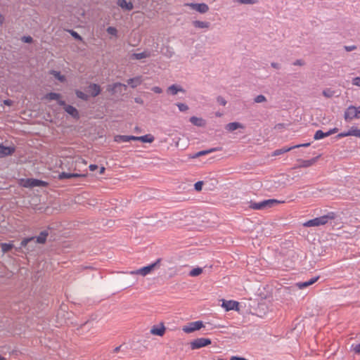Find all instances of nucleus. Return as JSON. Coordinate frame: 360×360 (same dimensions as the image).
I'll use <instances>...</instances> for the list:
<instances>
[{"label": "nucleus", "mask_w": 360, "mask_h": 360, "mask_svg": "<svg viewBox=\"0 0 360 360\" xmlns=\"http://www.w3.org/2000/svg\"><path fill=\"white\" fill-rule=\"evenodd\" d=\"M337 215L335 212H328L327 214L310 219L303 224L305 227L319 226L326 224L330 220H333Z\"/></svg>", "instance_id": "nucleus-1"}, {"label": "nucleus", "mask_w": 360, "mask_h": 360, "mask_svg": "<svg viewBox=\"0 0 360 360\" xmlns=\"http://www.w3.org/2000/svg\"><path fill=\"white\" fill-rule=\"evenodd\" d=\"M37 243L35 237L25 238L22 240L20 246L15 248V249L18 252H23L22 248H25L27 252H30L36 250Z\"/></svg>", "instance_id": "nucleus-2"}, {"label": "nucleus", "mask_w": 360, "mask_h": 360, "mask_svg": "<svg viewBox=\"0 0 360 360\" xmlns=\"http://www.w3.org/2000/svg\"><path fill=\"white\" fill-rule=\"evenodd\" d=\"M278 203L280 202L274 199L264 200L259 202L250 201V207L252 210H262L272 207Z\"/></svg>", "instance_id": "nucleus-3"}, {"label": "nucleus", "mask_w": 360, "mask_h": 360, "mask_svg": "<svg viewBox=\"0 0 360 360\" xmlns=\"http://www.w3.org/2000/svg\"><path fill=\"white\" fill-rule=\"evenodd\" d=\"M160 261L161 259H158L154 263L140 268L137 270L131 271L129 272V274L131 275H141L143 276H146V275L150 274L159 265Z\"/></svg>", "instance_id": "nucleus-4"}, {"label": "nucleus", "mask_w": 360, "mask_h": 360, "mask_svg": "<svg viewBox=\"0 0 360 360\" xmlns=\"http://www.w3.org/2000/svg\"><path fill=\"white\" fill-rule=\"evenodd\" d=\"M22 186L25 188L46 187L48 186V183L39 179H27L24 180Z\"/></svg>", "instance_id": "nucleus-5"}, {"label": "nucleus", "mask_w": 360, "mask_h": 360, "mask_svg": "<svg viewBox=\"0 0 360 360\" xmlns=\"http://www.w3.org/2000/svg\"><path fill=\"white\" fill-rule=\"evenodd\" d=\"M211 340L209 338H200L190 342L191 349H198L211 344Z\"/></svg>", "instance_id": "nucleus-6"}, {"label": "nucleus", "mask_w": 360, "mask_h": 360, "mask_svg": "<svg viewBox=\"0 0 360 360\" xmlns=\"http://www.w3.org/2000/svg\"><path fill=\"white\" fill-rule=\"evenodd\" d=\"M344 119L346 122H350L354 119H359L357 108L354 105H349L344 112Z\"/></svg>", "instance_id": "nucleus-7"}, {"label": "nucleus", "mask_w": 360, "mask_h": 360, "mask_svg": "<svg viewBox=\"0 0 360 360\" xmlns=\"http://www.w3.org/2000/svg\"><path fill=\"white\" fill-rule=\"evenodd\" d=\"M204 326L202 321H197L193 322H190L187 325L184 326L182 328V330L186 333H191L195 330H198Z\"/></svg>", "instance_id": "nucleus-8"}, {"label": "nucleus", "mask_w": 360, "mask_h": 360, "mask_svg": "<svg viewBox=\"0 0 360 360\" xmlns=\"http://www.w3.org/2000/svg\"><path fill=\"white\" fill-rule=\"evenodd\" d=\"M58 105L63 106L65 111L71 115L73 118L78 120L79 114L78 110L72 105H67L64 101H58Z\"/></svg>", "instance_id": "nucleus-9"}, {"label": "nucleus", "mask_w": 360, "mask_h": 360, "mask_svg": "<svg viewBox=\"0 0 360 360\" xmlns=\"http://www.w3.org/2000/svg\"><path fill=\"white\" fill-rule=\"evenodd\" d=\"M186 5L189 6L191 8L199 12L200 13H205L209 11V6L205 3H191Z\"/></svg>", "instance_id": "nucleus-10"}, {"label": "nucleus", "mask_w": 360, "mask_h": 360, "mask_svg": "<svg viewBox=\"0 0 360 360\" xmlns=\"http://www.w3.org/2000/svg\"><path fill=\"white\" fill-rule=\"evenodd\" d=\"M15 150V148L13 146H5L0 144V158L12 155Z\"/></svg>", "instance_id": "nucleus-11"}, {"label": "nucleus", "mask_w": 360, "mask_h": 360, "mask_svg": "<svg viewBox=\"0 0 360 360\" xmlns=\"http://www.w3.org/2000/svg\"><path fill=\"white\" fill-rule=\"evenodd\" d=\"M222 307H224L226 311H230V310H237L238 307V302L233 300H222Z\"/></svg>", "instance_id": "nucleus-12"}, {"label": "nucleus", "mask_w": 360, "mask_h": 360, "mask_svg": "<svg viewBox=\"0 0 360 360\" xmlns=\"http://www.w3.org/2000/svg\"><path fill=\"white\" fill-rule=\"evenodd\" d=\"M319 155L311 159V160H301L299 159L297 161L300 162V165L295 167V168H301V167H309L313 165L319 158Z\"/></svg>", "instance_id": "nucleus-13"}, {"label": "nucleus", "mask_w": 360, "mask_h": 360, "mask_svg": "<svg viewBox=\"0 0 360 360\" xmlns=\"http://www.w3.org/2000/svg\"><path fill=\"white\" fill-rule=\"evenodd\" d=\"M87 91L92 97H96L100 94L101 89L97 84H90L87 87Z\"/></svg>", "instance_id": "nucleus-14"}, {"label": "nucleus", "mask_w": 360, "mask_h": 360, "mask_svg": "<svg viewBox=\"0 0 360 360\" xmlns=\"http://www.w3.org/2000/svg\"><path fill=\"white\" fill-rule=\"evenodd\" d=\"M82 176H86V174L63 172L58 174V179L63 180L65 179L77 178V177H82Z\"/></svg>", "instance_id": "nucleus-15"}, {"label": "nucleus", "mask_w": 360, "mask_h": 360, "mask_svg": "<svg viewBox=\"0 0 360 360\" xmlns=\"http://www.w3.org/2000/svg\"><path fill=\"white\" fill-rule=\"evenodd\" d=\"M165 327L163 323H160L159 326H153L150 329V333L152 335L162 336L165 332Z\"/></svg>", "instance_id": "nucleus-16"}, {"label": "nucleus", "mask_w": 360, "mask_h": 360, "mask_svg": "<svg viewBox=\"0 0 360 360\" xmlns=\"http://www.w3.org/2000/svg\"><path fill=\"white\" fill-rule=\"evenodd\" d=\"M244 126L240 122H230L225 126V129L229 131H233L238 129H243Z\"/></svg>", "instance_id": "nucleus-17"}, {"label": "nucleus", "mask_w": 360, "mask_h": 360, "mask_svg": "<svg viewBox=\"0 0 360 360\" xmlns=\"http://www.w3.org/2000/svg\"><path fill=\"white\" fill-rule=\"evenodd\" d=\"M167 92L172 95H176L179 92L185 93V90L180 86L176 84H172L167 88Z\"/></svg>", "instance_id": "nucleus-18"}, {"label": "nucleus", "mask_w": 360, "mask_h": 360, "mask_svg": "<svg viewBox=\"0 0 360 360\" xmlns=\"http://www.w3.org/2000/svg\"><path fill=\"white\" fill-rule=\"evenodd\" d=\"M48 236L49 231L47 230H44L41 231L37 237H35V240L39 244H44Z\"/></svg>", "instance_id": "nucleus-19"}, {"label": "nucleus", "mask_w": 360, "mask_h": 360, "mask_svg": "<svg viewBox=\"0 0 360 360\" xmlns=\"http://www.w3.org/2000/svg\"><path fill=\"white\" fill-rule=\"evenodd\" d=\"M117 5L123 9L131 11L133 9L134 6L131 2H128L126 0H118Z\"/></svg>", "instance_id": "nucleus-20"}, {"label": "nucleus", "mask_w": 360, "mask_h": 360, "mask_svg": "<svg viewBox=\"0 0 360 360\" xmlns=\"http://www.w3.org/2000/svg\"><path fill=\"white\" fill-rule=\"evenodd\" d=\"M142 82L141 77H136L134 78H130L127 80V84L131 88H136L137 86L141 84Z\"/></svg>", "instance_id": "nucleus-21"}, {"label": "nucleus", "mask_w": 360, "mask_h": 360, "mask_svg": "<svg viewBox=\"0 0 360 360\" xmlns=\"http://www.w3.org/2000/svg\"><path fill=\"white\" fill-rule=\"evenodd\" d=\"M190 122L197 127H203L205 125V121L203 119L195 116L190 118Z\"/></svg>", "instance_id": "nucleus-22"}, {"label": "nucleus", "mask_w": 360, "mask_h": 360, "mask_svg": "<svg viewBox=\"0 0 360 360\" xmlns=\"http://www.w3.org/2000/svg\"><path fill=\"white\" fill-rule=\"evenodd\" d=\"M150 56V53L148 51H143L142 53H134L131 55L132 59L141 60L143 58H148Z\"/></svg>", "instance_id": "nucleus-23"}, {"label": "nucleus", "mask_w": 360, "mask_h": 360, "mask_svg": "<svg viewBox=\"0 0 360 360\" xmlns=\"http://www.w3.org/2000/svg\"><path fill=\"white\" fill-rule=\"evenodd\" d=\"M60 97H61V95L60 94L55 93V92L48 93L44 96V98L47 100L57 101L58 102V101H60Z\"/></svg>", "instance_id": "nucleus-24"}, {"label": "nucleus", "mask_w": 360, "mask_h": 360, "mask_svg": "<svg viewBox=\"0 0 360 360\" xmlns=\"http://www.w3.org/2000/svg\"><path fill=\"white\" fill-rule=\"evenodd\" d=\"M193 25L197 28H209L210 23L206 21L195 20L193 22Z\"/></svg>", "instance_id": "nucleus-25"}, {"label": "nucleus", "mask_w": 360, "mask_h": 360, "mask_svg": "<svg viewBox=\"0 0 360 360\" xmlns=\"http://www.w3.org/2000/svg\"><path fill=\"white\" fill-rule=\"evenodd\" d=\"M217 149L215 148H210L209 150H200V151L198 152L197 153H195L193 155V158H198V157H200L202 155H207L209 153H211L217 151Z\"/></svg>", "instance_id": "nucleus-26"}, {"label": "nucleus", "mask_w": 360, "mask_h": 360, "mask_svg": "<svg viewBox=\"0 0 360 360\" xmlns=\"http://www.w3.org/2000/svg\"><path fill=\"white\" fill-rule=\"evenodd\" d=\"M139 141H141L143 143H152L154 141V137L151 134H146L139 136Z\"/></svg>", "instance_id": "nucleus-27"}, {"label": "nucleus", "mask_w": 360, "mask_h": 360, "mask_svg": "<svg viewBox=\"0 0 360 360\" xmlns=\"http://www.w3.org/2000/svg\"><path fill=\"white\" fill-rule=\"evenodd\" d=\"M292 149H293L292 146L288 147H288H283L282 148L276 150L274 152L273 155H274V156L280 155L283 154V153H285L286 152H288V151H290V150H291Z\"/></svg>", "instance_id": "nucleus-28"}, {"label": "nucleus", "mask_w": 360, "mask_h": 360, "mask_svg": "<svg viewBox=\"0 0 360 360\" xmlns=\"http://www.w3.org/2000/svg\"><path fill=\"white\" fill-rule=\"evenodd\" d=\"M0 247L1 248L2 252L6 253L13 248V243H4L0 244Z\"/></svg>", "instance_id": "nucleus-29"}, {"label": "nucleus", "mask_w": 360, "mask_h": 360, "mask_svg": "<svg viewBox=\"0 0 360 360\" xmlns=\"http://www.w3.org/2000/svg\"><path fill=\"white\" fill-rule=\"evenodd\" d=\"M114 141L117 143H124L129 142V139L127 135H117L115 136Z\"/></svg>", "instance_id": "nucleus-30"}, {"label": "nucleus", "mask_w": 360, "mask_h": 360, "mask_svg": "<svg viewBox=\"0 0 360 360\" xmlns=\"http://www.w3.org/2000/svg\"><path fill=\"white\" fill-rule=\"evenodd\" d=\"M349 136H354L360 138V129H357L356 127H352L349 130Z\"/></svg>", "instance_id": "nucleus-31"}, {"label": "nucleus", "mask_w": 360, "mask_h": 360, "mask_svg": "<svg viewBox=\"0 0 360 360\" xmlns=\"http://www.w3.org/2000/svg\"><path fill=\"white\" fill-rule=\"evenodd\" d=\"M325 137H327V134H326V133L323 132L321 130L316 131L315 134H314V139L315 140L322 139H323Z\"/></svg>", "instance_id": "nucleus-32"}, {"label": "nucleus", "mask_w": 360, "mask_h": 360, "mask_svg": "<svg viewBox=\"0 0 360 360\" xmlns=\"http://www.w3.org/2000/svg\"><path fill=\"white\" fill-rule=\"evenodd\" d=\"M51 74L54 76L56 79L60 82H64L65 80V77L64 75H62L60 72L53 70Z\"/></svg>", "instance_id": "nucleus-33"}, {"label": "nucleus", "mask_w": 360, "mask_h": 360, "mask_svg": "<svg viewBox=\"0 0 360 360\" xmlns=\"http://www.w3.org/2000/svg\"><path fill=\"white\" fill-rule=\"evenodd\" d=\"M202 272V268H200V267L195 268V269H192V270L189 272V276H193V277L198 276H199Z\"/></svg>", "instance_id": "nucleus-34"}, {"label": "nucleus", "mask_w": 360, "mask_h": 360, "mask_svg": "<svg viewBox=\"0 0 360 360\" xmlns=\"http://www.w3.org/2000/svg\"><path fill=\"white\" fill-rule=\"evenodd\" d=\"M75 94L79 98H80L83 101H87L89 99L88 95L79 90H76Z\"/></svg>", "instance_id": "nucleus-35"}, {"label": "nucleus", "mask_w": 360, "mask_h": 360, "mask_svg": "<svg viewBox=\"0 0 360 360\" xmlns=\"http://www.w3.org/2000/svg\"><path fill=\"white\" fill-rule=\"evenodd\" d=\"M266 101H267L266 98L264 95H262V94L255 96L254 98L255 103H264Z\"/></svg>", "instance_id": "nucleus-36"}, {"label": "nucleus", "mask_w": 360, "mask_h": 360, "mask_svg": "<svg viewBox=\"0 0 360 360\" xmlns=\"http://www.w3.org/2000/svg\"><path fill=\"white\" fill-rule=\"evenodd\" d=\"M241 4H255L258 3V0H234Z\"/></svg>", "instance_id": "nucleus-37"}, {"label": "nucleus", "mask_w": 360, "mask_h": 360, "mask_svg": "<svg viewBox=\"0 0 360 360\" xmlns=\"http://www.w3.org/2000/svg\"><path fill=\"white\" fill-rule=\"evenodd\" d=\"M323 95L326 98H331L334 95V91L330 89H326L323 91Z\"/></svg>", "instance_id": "nucleus-38"}, {"label": "nucleus", "mask_w": 360, "mask_h": 360, "mask_svg": "<svg viewBox=\"0 0 360 360\" xmlns=\"http://www.w3.org/2000/svg\"><path fill=\"white\" fill-rule=\"evenodd\" d=\"M176 106L181 112H186L188 110V106L185 103H176Z\"/></svg>", "instance_id": "nucleus-39"}, {"label": "nucleus", "mask_w": 360, "mask_h": 360, "mask_svg": "<svg viewBox=\"0 0 360 360\" xmlns=\"http://www.w3.org/2000/svg\"><path fill=\"white\" fill-rule=\"evenodd\" d=\"M106 31L110 35L116 36L117 34V30L114 27H108Z\"/></svg>", "instance_id": "nucleus-40"}, {"label": "nucleus", "mask_w": 360, "mask_h": 360, "mask_svg": "<svg viewBox=\"0 0 360 360\" xmlns=\"http://www.w3.org/2000/svg\"><path fill=\"white\" fill-rule=\"evenodd\" d=\"M69 32L70 33V34L77 40H79V41H82V37L75 31L71 30H69Z\"/></svg>", "instance_id": "nucleus-41"}, {"label": "nucleus", "mask_w": 360, "mask_h": 360, "mask_svg": "<svg viewBox=\"0 0 360 360\" xmlns=\"http://www.w3.org/2000/svg\"><path fill=\"white\" fill-rule=\"evenodd\" d=\"M21 41L24 43H32L33 41V39L30 36H23L21 38Z\"/></svg>", "instance_id": "nucleus-42"}, {"label": "nucleus", "mask_w": 360, "mask_h": 360, "mask_svg": "<svg viewBox=\"0 0 360 360\" xmlns=\"http://www.w3.org/2000/svg\"><path fill=\"white\" fill-rule=\"evenodd\" d=\"M217 101L219 104L224 105V106L226 105V104L227 103L226 101L224 99V98H223L221 96H217Z\"/></svg>", "instance_id": "nucleus-43"}, {"label": "nucleus", "mask_w": 360, "mask_h": 360, "mask_svg": "<svg viewBox=\"0 0 360 360\" xmlns=\"http://www.w3.org/2000/svg\"><path fill=\"white\" fill-rule=\"evenodd\" d=\"M203 183L202 181H198L194 184V188L195 191H200L202 188Z\"/></svg>", "instance_id": "nucleus-44"}, {"label": "nucleus", "mask_w": 360, "mask_h": 360, "mask_svg": "<svg viewBox=\"0 0 360 360\" xmlns=\"http://www.w3.org/2000/svg\"><path fill=\"white\" fill-rule=\"evenodd\" d=\"M296 285L298 287V288L300 289H303L304 288H307L308 286H309V285L307 283V281L305 282H299V283H296Z\"/></svg>", "instance_id": "nucleus-45"}, {"label": "nucleus", "mask_w": 360, "mask_h": 360, "mask_svg": "<svg viewBox=\"0 0 360 360\" xmlns=\"http://www.w3.org/2000/svg\"><path fill=\"white\" fill-rule=\"evenodd\" d=\"M352 84L357 86H360V77L353 78Z\"/></svg>", "instance_id": "nucleus-46"}, {"label": "nucleus", "mask_w": 360, "mask_h": 360, "mask_svg": "<svg viewBox=\"0 0 360 360\" xmlns=\"http://www.w3.org/2000/svg\"><path fill=\"white\" fill-rule=\"evenodd\" d=\"M319 276H315V277L310 278L307 282L309 285H311L314 284V283H316L319 280Z\"/></svg>", "instance_id": "nucleus-47"}, {"label": "nucleus", "mask_w": 360, "mask_h": 360, "mask_svg": "<svg viewBox=\"0 0 360 360\" xmlns=\"http://www.w3.org/2000/svg\"><path fill=\"white\" fill-rule=\"evenodd\" d=\"M349 136V130L347 131H345V132H341L340 134H338L337 135V138L338 139H341V138H343V137H345V136Z\"/></svg>", "instance_id": "nucleus-48"}, {"label": "nucleus", "mask_w": 360, "mask_h": 360, "mask_svg": "<svg viewBox=\"0 0 360 360\" xmlns=\"http://www.w3.org/2000/svg\"><path fill=\"white\" fill-rule=\"evenodd\" d=\"M293 65H299V66H302L304 65V61L302 59H298V60H296L294 63H293Z\"/></svg>", "instance_id": "nucleus-49"}, {"label": "nucleus", "mask_w": 360, "mask_h": 360, "mask_svg": "<svg viewBox=\"0 0 360 360\" xmlns=\"http://www.w3.org/2000/svg\"><path fill=\"white\" fill-rule=\"evenodd\" d=\"M152 91L155 94H161L162 92V89L159 86L153 87Z\"/></svg>", "instance_id": "nucleus-50"}, {"label": "nucleus", "mask_w": 360, "mask_h": 360, "mask_svg": "<svg viewBox=\"0 0 360 360\" xmlns=\"http://www.w3.org/2000/svg\"><path fill=\"white\" fill-rule=\"evenodd\" d=\"M309 146H310V143H303V144H298V145L293 146L292 148L294 149V148H300V147H308Z\"/></svg>", "instance_id": "nucleus-51"}, {"label": "nucleus", "mask_w": 360, "mask_h": 360, "mask_svg": "<svg viewBox=\"0 0 360 360\" xmlns=\"http://www.w3.org/2000/svg\"><path fill=\"white\" fill-rule=\"evenodd\" d=\"M271 66L275 69H280L281 68V65L279 63H275V62H272L271 63Z\"/></svg>", "instance_id": "nucleus-52"}, {"label": "nucleus", "mask_w": 360, "mask_h": 360, "mask_svg": "<svg viewBox=\"0 0 360 360\" xmlns=\"http://www.w3.org/2000/svg\"><path fill=\"white\" fill-rule=\"evenodd\" d=\"M98 165H90L89 166V169H90L91 172H94V171L96 170V169H98Z\"/></svg>", "instance_id": "nucleus-53"}, {"label": "nucleus", "mask_w": 360, "mask_h": 360, "mask_svg": "<svg viewBox=\"0 0 360 360\" xmlns=\"http://www.w3.org/2000/svg\"><path fill=\"white\" fill-rule=\"evenodd\" d=\"M129 141H139V136H128Z\"/></svg>", "instance_id": "nucleus-54"}, {"label": "nucleus", "mask_w": 360, "mask_h": 360, "mask_svg": "<svg viewBox=\"0 0 360 360\" xmlns=\"http://www.w3.org/2000/svg\"><path fill=\"white\" fill-rule=\"evenodd\" d=\"M345 49L347 51H352L356 49L355 46H345Z\"/></svg>", "instance_id": "nucleus-55"}, {"label": "nucleus", "mask_w": 360, "mask_h": 360, "mask_svg": "<svg viewBox=\"0 0 360 360\" xmlns=\"http://www.w3.org/2000/svg\"><path fill=\"white\" fill-rule=\"evenodd\" d=\"M354 351L356 353H358V354H360V344L359 345H356L355 347H354Z\"/></svg>", "instance_id": "nucleus-56"}, {"label": "nucleus", "mask_w": 360, "mask_h": 360, "mask_svg": "<svg viewBox=\"0 0 360 360\" xmlns=\"http://www.w3.org/2000/svg\"><path fill=\"white\" fill-rule=\"evenodd\" d=\"M231 360H248L243 357L233 356Z\"/></svg>", "instance_id": "nucleus-57"}, {"label": "nucleus", "mask_w": 360, "mask_h": 360, "mask_svg": "<svg viewBox=\"0 0 360 360\" xmlns=\"http://www.w3.org/2000/svg\"><path fill=\"white\" fill-rule=\"evenodd\" d=\"M338 128H336V127H335V128H333V129H330V134H335V133L338 132Z\"/></svg>", "instance_id": "nucleus-58"}, {"label": "nucleus", "mask_w": 360, "mask_h": 360, "mask_svg": "<svg viewBox=\"0 0 360 360\" xmlns=\"http://www.w3.org/2000/svg\"><path fill=\"white\" fill-rule=\"evenodd\" d=\"M121 347H122V346L120 345V346H118V347H115V348L114 349L113 352H114L115 353H117V352H120V349H121Z\"/></svg>", "instance_id": "nucleus-59"}, {"label": "nucleus", "mask_w": 360, "mask_h": 360, "mask_svg": "<svg viewBox=\"0 0 360 360\" xmlns=\"http://www.w3.org/2000/svg\"><path fill=\"white\" fill-rule=\"evenodd\" d=\"M4 21V17L1 14H0V25L3 24Z\"/></svg>", "instance_id": "nucleus-60"}, {"label": "nucleus", "mask_w": 360, "mask_h": 360, "mask_svg": "<svg viewBox=\"0 0 360 360\" xmlns=\"http://www.w3.org/2000/svg\"><path fill=\"white\" fill-rule=\"evenodd\" d=\"M105 169V167H101L100 168V171H99V174H102L103 173H104Z\"/></svg>", "instance_id": "nucleus-61"}, {"label": "nucleus", "mask_w": 360, "mask_h": 360, "mask_svg": "<svg viewBox=\"0 0 360 360\" xmlns=\"http://www.w3.org/2000/svg\"><path fill=\"white\" fill-rule=\"evenodd\" d=\"M359 119L360 118V105L356 107Z\"/></svg>", "instance_id": "nucleus-62"}, {"label": "nucleus", "mask_w": 360, "mask_h": 360, "mask_svg": "<svg viewBox=\"0 0 360 360\" xmlns=\"http://www.w3.org/2000/svg\"><path fill=\"white\" fill-rule=\"evenodd\" d=\"M4 103H5L6 105H11V101H10V100H6V101H4Z\"/></svg>", "instance_id": "nucleus-63"}, {"label": "nucleus", "mask_w": 360, "mask_h": 360, "mask_svg": "<svg viewBox=\"0 0 360 360\" xmlns=\"http://www.w3.org/2000/svg\"><path fill=\"white\" fill-rule=\"evenodd\" d=\"M122 84L121 83H119V82H117V83H115V84H114V88H116L117 86H122Z\"/></svg>", "instance_id": "nucleus-64"}]
</instances>
